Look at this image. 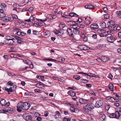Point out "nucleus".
Listing matches in <instances>:
<instances>
[{
    "label": "nucleus",
    "mask_w": 121,
    "mask_h": 121,
    "mask_svg": "<svg viewBox=\"0 0 121 121\" xmlns=\"http://www.w3.org/2000/svg\"><path fill=\"white\" fill-rule=\"evenodd\" d=\"M64 121H71L70 120V119L69 118H66L65 117L64 118Z\"/></svg>",
    "instance_id": "bf43d9fd"
},
{
    "label": "nucleus",
    "mask_w": 121,
    "mask_h": 121,
    "mask_svg": "<svg viewBox=\"0 0 121 121\" xmlns=\"http://www.w3.org/2000/svg\"><path fill=\"white\" fill-rule=\"evenodd\" d=\"M110 108V106L108 105H106L105 107V109L106 110H108Z\"/></svg>",
    "instance_id": "3c124183"
},
{
    "label": "nucleus",
    "mask_w": 121,
    "mask_h": 121,
    "mask_svg": "<svg viewBox=\"0 0 121 121\" xmlns=\"http://www.w3.org/2000/svg\"><path fill=\"white\" fill-rule=\"evenodd\" d=\"M82 19L81 18H79L77 21V22H78L79 23L81 22L82 21Z\"/></svg>",
    "instance_id": "774afa93"
},
{
    "label": "nucleus",
    "mask_w": 121,
    "mask_h": 121,
    "mask_svg": "<svg viewBox=\"0 0 121 121\" xmlns=\"http://www.w3.org/2000/svg\"><path fill=\"white\" fill-rule=\"evenodd\" d=\"M115 30H119L121 29V27L117 25H116L115 26Z\"/></svg>",
    "instance_id": "f704fd0d"
},
{
    "label": "nucleus",
    "mask_w": 121,
    "mask_h": 121,
    "mask_svg": "<svg viewBox=\"0 0 121 121\" xmlns=\"http://www.w3.org/2000/svg\"><path fill=\"white\" fill-rule=\"evenodd\" d=\"M91 22L89 20H87L86 21L85 24L86 25H89L91 23Z\"/></svg>",
    "instance_id": "0e129e2a"
},
{
    "label": "nucleus",
    "mask_w": 121,
    "mask_h": 121,
    "mask_svg": "<svg viewBox=\"0 0 121 121\" xmlns=\"http://www.w3.org/2000/svg\"><path fill=\"white\" fill-rule=\"evenodd\" d=\"M15 39L9 36H7L5 37V43L11 46L14 43Z\"/></svg>",
    "instance_id": "7ed1b4c3"
},
{
    "label": "nucleus",
    "mask_w": 121,
    "mask_h": 121,
    "mask_svg": "<svg viewBox=\"0 0 121 121\" xmlns=\"http://www.w3.org/2000/svg\"><path fill=\"white\" fill-rule=\"evenodd\" d=\"M108 25H115V22L113 21H109L108 22Z\"/></svg>",
    "instance_id": "a878e982"
},
{
    "label": "nucleus",
    "mask_w": 121,
    "mask_h": 121,
    "mask_svg": "<svg viewBox=\"0 0 121 121\" xmlns=\"http://www.w3.org/2000/svg\"><path fill=\"white\" fill-rule=\"evenodd\" d=\"M84 45H80L78 46V48L80 49L83 50Z\"/></svg>",
    "instance_id": "37998d69"
},
{
    "label": "nucleus",
    "mask_w": 121,
    "mask_h": 121,
    "mask_svg": "<svg viewBox=\"0 0 121 121\" xmlns=\"http://www.w3.org/2000/svg\"><path fill=\"white\" fill-rule=\"evenodd\" d=\"M1 100L0 99V102L2 106L5 105L6 103L5 100L4 99H1Z\"/></svg>",
    "instance_id": "4be33fe9"
},
{
    "label": "nucleus",
    "mask_w": 121,
    "mask_h": 121,
    "mask_svg": "<svg viewBox=\"0 0 121 121\" xmlns=\"http://www.w3.org/2000/svg\"><path fill=\"white\" fill-rule=\"evenodd\" d=\"M73 32L74 34L75 35H78L79 33V30L77 29H73Z\"/></svg>",
    "instance_id": "393cba45"
},
{
    "label": "nucleus",
    "mask_w": 121,
    "mask_h": 121,
    "mask_svg": "<svg viewBox=\"0 0 121 121\" xmlns=\"http://www.w3.org/2000/svg\"><path fill=\"white\" fill-rule=\"evenodd\" d=\"M84 99H79V102L81 104H83Z\"/></svg>",
    "instance_id": "49530a36"
},
{
    "label": "nucleus",
    "mask_w": 121,
    "mask_h": 121,
    "mask_svg": "<svg viewBox=\"0 0 121 121\" xmlns=\"http://www.w3.org/2000/svg\"><path fill=\"white\" fill-rule=\"evenodd\" d=\"M60 115V112L58 111H57L56 112V114L54 115V117L55 118H59Z\"/></svg>",
    "instance_id": "6ab92c4d"
},
{
    "label": "nucleus",
    "mask_w": 121,
    "mask_h": 121,
    "mask_svg": "<svg viewBox=\"0 0 121 121\" xmlns=\"http://www.w3.org/2000/svg\"><path fill=\"white\" fill-rule=\"evenodd\" d=\"M36 86L38 88H41L43 87V85L40 83H37L36 85Z\"/></svg>",
    "instance_id": "473e14b6"
},
{
    "label": "nucleus",
    "mask_w": 121,
    "mask_h": 121,
    "mask_svg": "<svg viewBox=\"0 0 121 121\" xmlns=\"http://www.w3.org/2000/svg\"><path fill=\"white\" fill-rule=\"evenodd\" d=\"M119 105H120L119 104V103H115L114 104V106L117 107H118V106H119Z\"/></svg>",
    "instance_id": "6e6d98bb"
},
{
    "label": "nucleus",
    "mask_w": 121,
    "mask_h": 121,
    "mask_svg": "<svg viewBox=\"0 0 121 121\" xmlns=\"http://www.w3.org/2000/svg\"><path fill=\"white\" fill-rule=\"evenodd\" d=\"M82 37L83 38V40L84 41H87V36H86L83 33H82Z\"/></svg>",
    "instance_id": "a211bd4d"
},
{
    "label": "nucleus",
    "mask_w": 121,
    "mask_h": 121,
    "mask_svg": "<svg viewBox=\"0 0 121 121\" xmlns=\"http://www.w3.org/2000/svg\"><path fill=\"white\" fill-rule=\"evenodd\" d=\"M4 15L3 17H4L3 19H4V20L5 21L7 20H10V19H9V18L8 17H4Z\"/></svg>",
    "instance_id": "603ef678"
},
{
    "label": "nucleus",
    "mask_w": 121,
    "mask_h": 121,
    "mask_svg": "<svg viewBox=\"0 0 121 121\" xmlns=\"http://www.w3.org/2000/svg\"><path fill=\"white\" fill-rule=\"evenodd\" d=\"M77 24L74 23V25L73 26V29H77L78 30L80 28V26L77 25H76Z\"/></svg>",
    "instance_id": "dca6fc26"
},
{
    "label": "nucleus",
    "mask_w": 121,
    "mask_h": 121,
    "mask_svg": "<svg viewBox=\"0 0 121 121\" xmlns=\"http://www.w3.org/2000/svg\"><path fill=\"white\" fill-rule=\"evenodd\" d=\"M91 27L93 29H97L99 27V26L96 23H93L90 25Z\"/></svg>",
    "instance_id": "9d476101"
},
{
    "label": "nucleus",
    "mask_w": 121,
    "mask_h": 121,
    "mask_svg": "<svg viewBox=\"0 0 121 121\" xmlns=\"http://www.w3.org/2000/svg\"><path fill=\"white\" fill-rule=\"evenodd\" d=\"M96 60L99 62H101L102 61V58H101L100 57H98L96 59Z\"/></svg>",
    "instance_id": "052dcab7"
},
{
    "label": "nucleus",
    "mask_w": 121,
    "mask_h": 121,
    "mask_svg": "<svg viewBox=\"0 0 121 121\" xmlns=\"http://www.w3.org/2000/svg\"><path fill=\"white\" fill-rule=\"evenodd\" d=\"M115 118H118L120 116V114L119 112L118 111H116L115 112Z\"/></svg>",
    "instance_id": "5701e85b"
},
{
    "label": "nucleus",
    "mask_w": 121,
    "mask_h": 121,
    "mask_svg": "<svg viewBox=\"0 0 121 121\" xmlns=\"http://www.w3.org/2000/svg\"><path fill=\"white\" fill-rule=\"evenodd\" d=\"M40 114L37 112H35L33 116H34L37 117L38 116H39Z\"/></svg>",
    "instance_id": "864d4df0"
},
{
    "label": "nucleus",
    "mask_w": 121,
    "mask_h": 121,
    "mask_svg": "<svg viewBox=\"0 0 121 121\" xmlns=\"http://www.w3.org/2000/svg\"><path fill=\"white\" fill-rule=\"evenodd\" d=\"M107 39L108 41L110 43L113 42L116 40L115 39L113 38L112 36L108 37Z\"/></svg>",
    "instance_id": "6e6552de"
},
{
    "label": "nucleus",
    "mask_w": 121,
    "mask_h": 121,
    "mask_svg": "<svg viewBox=\"0 0 121 121\" xmlns=\"http://www.w3.org/2000/svg\"><path fill=\"white\" fill-rule=\"evenodd\" d=\"M8 108L9 112L11 111L13 112L14 111V110H13V109L12 108H10L9 107H8Z\"/></svg>",
    "instance_id": "5fc2aeb1"
},
{
    "label": "nucleus",
    "mask_w": 121,
    "mask_h": 121,
    "mask_svg": "<svg viewBox=\"0 0 121 121\" xmlns=\"http://www.w3.org/2000/svg\"><path fill=\"white\" fill-rule=\"evenodd\" d=\"M30 104L27 102H20L17 105V111L19 112H21L22 109L27 110L30 107Z\"/></svg>",
    "instance_id": "f257e3e1"
},
{
    "label": "nucleus",
    "mask_w": 121,
    "mask_h": 121,
    "mask_svg": "<svg viewBox=\"0 0 121 121\" xmlns=\"http://www.w3.org/2000/svg\"><path fill=\"white\" fill-rule=\"evenodd\" d=\"M0 6L1 9L4 10H6L7 9V6L4 3H2L0 5Z\"/></svg>",
    "instance_id": "f3484780"
},
{
    "label": "nucleus",
    "mask_w": 121,
    "mask_h": 121,
    "mask_svg": "<svg viewBox=\"0 0 121 121\" xmlns=\"http://www.w3.org/2000/svg\"><path fill=\"white\" fill-rule=\"evenodd\" d=\"M89 49H90L89 48L87 47V46H86L84 45L83 50H89Z\"/></svg>",
    "instance_id": "c03bdc74"
},
{
    "label": "nucleus",
    "mask_w": 121,
    "mask_h": 121,
    "mask_svg": "<svg viewBox=\"0 0 121 121\" xmlns=\"http://www.w3.org/2000/svg\"><path fill=\"white\" fill-rule=\"evenodd\" d=\"M43 23L41 22H37L36 23H35L34 24V25H36L38 26H42L43 25Z\"/></svg>",
    "instance_id": "72a5a7b5"
},
{
    "label": "nucleus",
    "mask_w": 121,
    "mask_h": 121,
    "mask_svg": "<svg viewBox=\"0 0 121 121\" xmlns=\"http://www.w3.org/2000/svg\"><path fill=\"white\" fill-rule=\"evenodd\" d=\"M8 108V107H6L3 108L5 112H9Z\"/></svg>",
    "instance_id": "a18cd8bd"
},
{
    "label": "nucleus",
    "mask_w": 121,
    "mask_h": 121,
    "mask_svg": "<svg viewBox=\"0 0 121 121\" xmlns=\"http://www.w3.org/2000/svg\"><path fill=\"white\" fill-rule=\"evenodd\" d=\"M24 119L28 121H31L32 120L31 116L28 113H26L24 114Z\"/></svg>",
    "instance_id": "20e7f679"
},
{
    "label": "nucleus",
    "mask_w": 121,
    "mask_h": 121,
    "mask_svg": "<svg viewBox=\"0 0 121 121\" xmlns=\"http://www.w3.org/2000/svg\"><path fill=\"white\" fill-rule=\"evenodd\" d=\"M100 26L102 28H105L106 27V23L104 22H102L100 23Z\"/></svg>",
    "instance_id": "b1692460"
},
{
    "label": "nucleus",
    "mask_w": 121,
    "mask_h": 121,
    "mask_svg": "<svg viewBox=\"0 0 121 121\" xmlns=\"http://www.w3.org/2000/svg\"><path fill=\"white\" fill-rule=\"evenodd\" d=\"M30 20L33 21L34 20V18L33 16L32 15H31L29 18Z\"/></svg>",
    "instance_id": "69168bd1"
},
{
    "label": "nucleus",
    "mask_w": 121,
    "mask_h": 121,
    "mask_svg": "<svg viewBox=\"0 0 121 121\" xmlns=\"http://www.w3.org/2000/svg\"><path fill=\"white\" fill-rule=\"evenodd\" d=\"M85 8L86 9H93L95 8V7L92 5H86L85 6Z\"/></svg>",
    "instance_id": "0eeeda50"
},
{
    "label": "nucleus",
    "mask_w": 121,
    "mask_h": 121,
    "mask_svg": "<svg viewBox=\"0 0 121 121\" xmlns=\"http://www.w3.org/2000/svg\"><path fill=\"white\" fill-rule=\"evenodd\" d=\"M116 14L117 15V17L121 18V11H117L116 13Z\"/></svg>",
    "instance_id": "aec40b11"
},
{
    "label": "nucleus",
    "mask_w": 121,
    "mask_h": 121,
    "mask_svg": "<svg viewBox=\"0 0 121 121\" xmlns=\"http://www.w3.org/2000/svg\"><path fill=\"white\" fill-rule=\"evenodd\" d=\"M83 102V104H86L87 103H88V102H89V100L84 99Z\"/></svg>",
    "instance_id": "de8ad7c7"
},
{
    "label": "nucleus",
    "mask_w": 121,
    "mask_h": 121,
    "mask_svg": "<svg viewBox=\"0 0 121 121\" xmlns=\"http://www.w3.org/2000/svg\"><path fill=\"white\" fill-rule=\"evenodd\" d=\"M25 94L26 95H31V93L28 91H26L25 93Z\"/></svg>",
    "instance_id": "680f3d73"
},
{
    "label": "nucleus",
    "mask_w": 121,
    "mask_h": 121,
    "mask_svg": "<svg viewBox=\"0 0 121 121\" xmlns=\"http://www.w3.org/2000/svg\"><path fill=\"white\" fill-rule=\"evenodd\" d=\"M37 20L39 22H45L47 21V19L46 18H45V19H37Z\"/></svg>",
    "instance_id": "09e8293b"
},
{
    "label": "nucleus",
    "mask_w": 121,
    "mask_h": 121,
    "mask_svg": "<svg viewBox=\"0 0 121 121\" xmlns=\"http://www.w3.org/2000/svg\"><path fill=\"white\" fill-rule=\"evenodd\" d=\"M99 117L101 120L102 121L105 120L106 116L104 114H101L99 115Z\"/></svg>",
    "instance_id": "ddd939ff"
},
{
    "label": "nucleus",
    "mask_w": 121,
    "mask_h": 121,
    "mask_svg": "<svg viewBox=\"0 0 121 121\" xmlns=\"http://www.w3.org/2000/svg\"><path fill=\"white\" fill-rule=\"evenodd\" d=\"M28 67L26 66H22L20 68V71H23L27 69Z\"/></svg>",
    "instance_id": "bb28decb"
},
{
    "label": "nucleus",
    "mask_w": 121,
    "mask_h": 121,
    "mask_svg": "<svg viewBox=\"0 0 121 121\" xmlns=\"http://www.w3.org/2000/svg\"><path fill=\"white\" fill-rule=\"evenodd\" d=\"M73 77L74 79L77 80H79L80 78V76L78 75L74 76Z\"/></svg>",
    "instance_id": "58836bf2"
},
{
    "label": "nucleus",
    "mask_w": 121,
    "mask_h": 121,
    "mask_svg": "<svg viewBox=\"0 0 121 121\" xmlns=\"http://www.w3.org/2000/svg\"><path fill=\"white\" fill-rule=\"evenodd\" d=\"M20 6H20L18 4L16 3H14L13 5V7H14L13 10H15L17 11V9L19 8Z\"/></svg>",
    "instance_id": "1a4fd4ad"
},
{
    "label": "nucleus",
    "mask_w": 121,
    "mask_h": 121,
    "mask_svg": "<svg viewBox=\"0 0 121 121\" xmlns=\"http://www.w3.org/2000/svg\"><path fill=\"white\" fill-rule=\"evenodd\" d=\"M7 84L8 85H10L11 86L13 84V83H12L11 81H9L7 82Z\"/></svg>",
    "instance_id": "338daca9"
},
{
    "label": "nucleus",
    "mask_w": 121,
    "mask_h": 121,
    "mask_svg": "<svg viewBox=\"0 0 121 121\" xmlns=\"http://www.w3.org/2000/svg\"><path fill=\"white\" fill-rule=\"evenodd\" d=\"M11 87L13 91H14L16 88L17 86L16 85H11Z\"/></svg>",
    "instance_id": "c9c22d12"
},
{
    "label": "nucleus",
    "mask_w": 121,
    "mask_h": 121,
    "mask_svg": "<svg viewBox=\"0 0 121 121\" xmlns=\"http://www.w3.org/2000/svg\"><path fill=\"white\" fill-rule=\"evenodd\" d=\"M35 92L41 93V91L38 89H35Z\"/></svg>",
    "instance_id": "4d7b16f0"
},
{
    "label": "nucleus",
    "mask_w": 121,
    "mask_h": 121,
    "mask_svg": "<svg viewBox=\"0 0 121 121\" xmlns=\"http://www.w3.org/2000/svg\"><path fill=\"white\" fill-rule=\"evenodd\" d=\"M46 60H48L49 61H51L53 62H56V60L55 59H46Z\"/></svg>",
    "instance_id": "4c0bfd02"
},
{
    "label": "nucleus",
    "mask_w": 121,
    "mask_h": 121,
    "mask_svg": "<svg viewBox=\"0 0 121 121\" xmlns=\"http://www.w3.org/2000/svg\"><path fill=\"white\" fill-rule=\"evenodd\" d=\"M103 104L102 100L99 99L97 101L95 104V107L98 108L101 106Z\"/></svg>",
    "instance_id": "39448f33"
},
{
    "label": "nucleus",
    "mask_w": 121,
    "mask_h": 121,
    "mask_svg": "<svg viewBox=\"0 0 121 121\" xmlns=\"http://www.w3.org/2000/svg\"><path fill=\"white\" fill-rule=\"evenodd\" d=\"M115 25H108V28L109 30L114 29L115 30Z\"/></svg>",
    "instance_id": "cd10ccee"
},
{
    "label": "nucleus",
    "mask_w": 121,
    "mask_h": 121,
    "mask_svg": "<svg viewBox=\"0 0 121 121\" xmlns=\"http://www.w3.org/2000/svg\"><path fill=\"white\" fill-rule=\"evenodd\" d=\"M12 17L13 18V20L14 19H16L17 18V16L16 14H13L12 15Z\"/></svg>",
    "instance_id": "a19ab883"
},
{
    "label": "nucleus",
    "mask_w": 121,
    "mask_h": 121,
    "mask_svg": "<svg viewBox=\"0 0 121 121\" xmlns=\"http://www.w3.org/2000/svg\"><path fill=\"white\" fill-rule=\"evenodd\" d=\"M78 74H83L85 75H86L87 76L91 77V73H89L88 74H87L86 73H84L83 72H80L78 73Z\"/></svg>",
    "instance_id": "7c9ffc66"
},
{
    "label": "nucleus",
    "mask_w": 121,
    "mask_h": 121,
    "mask_svg": "<svg viewBox=\"0 0 121 121\" xmlns=\"http://www.w3.org/2000/svg\"><path fill=\"white\" fill-rule=\"evenodd\" d=\"M67 30L69 36H73V34L72 30L70 28H68Z\"/></svg>",
    "instance_id": "9b49d317"
},
{
    "label": "nucleus",
    "mask_w": 121,
    "mask_h": 121,
    "mask_svg": "<svg viewBox=\"0 0 121 121\" xmlns=\"http://www.w3.org/2000/svg\"><path fill=\"white\" fill-rule=\"evenodd\" d=\"M74 23L77 24V22H74L73 21H69L68 22L67 24L68 25L73 26Z\"/></svg>",
    "instance_id": "4468645a"
},
{
    "label": "nucleus",
    "mask_w": 121,
    "mask_h": 121,
    "mask_svg": "<svg viewBox=\"0 0 121 121\" xmlns=\"http://www.w3.org/2000/svg\"><path fill=\"white\" fill-rule=\"evenodd\" d=\"M52 15L51 14L48 15L47 16V18L49 19H52Z\"/></svg>",
    "instance_id": "13d9d810"
},
{
    "label": "nucleus",
    "mask_w": 121,
    "mask_h": 121,
    "mask_svg": "<svg viewBox=\"0 0 121 121\" xmlns=\"http://www.w3.org/2000/svg\"><path fill=\"white\" fill-rule=\"evenodd\" d=\"M109 14H105L104 18L106 19H108L109 18Z\"/></svg>",
    "instance_id": "8fccbe9b"
},
{
    "label": "nucleus",
    "mask_w": 121,
    "mask_h": 121,
    "mask_svg": "<svg viewBox=\"0 0 121 121\" xmlns=\"http://www.w3.org/2000/svg\"><path fill=\"white\" fill-rule=\"evenodd\" d=\"M68 16L71 17L75 16L76 17H78V15L73 12L70 13L69 14Z\"/></svg>",
    "instance_id": "2eb2a0df"
},
{
    "label": "nucleus",
    "mask_w": 121,
    "mask_h": 121,
    "mask_svg": "<svg viewBox=\"0 0 121 121\" xmlns=\"http://www.w3.org/2000/svg\"><path fill=\"white\" fill-rule=\"evenodd\" d=\"M106 98L108 101H109L111 102H115V100H116V99L113 97L108 96Z\"/></svg>",
    "instance_id": "423d86ee"
},
{
    "label": "nucleus",
    "mask_w": 121,
    "mask_h": 121,
    "mask_svg": "<svg viewBox=\"0 0 121 121\" xmlns=\"http://www.w3.org/2000/svg\"><path fill=\"white\" fill-rule=\"evenodd\" d=\"M59 27L60 28H64L65 26V25L62 24H59Z\"/></svg>",
    "instance_id": "ea45409f"
},
{
    "label": "nucleus",
    "mask_w": 121,
    "mask_h": 121,
    "mask_svg": "<svg viewBox=\"0 0 121 121\" xmlns=\"http://www.w3.org/2000/svg\"><path fill=\"white\" fill-rule=\"evenodd\" d=\"M97 32L99 34H102L105 32V31L103 30H97Z\"/></svg>",
    "instance_id": "2f4dec72"
},
{
    "label": "nucleus",
    "mask_w": 121,
    "mask_h": 121,
    "mask_svg": "<svg viewBox=\"0 0 121 121\" xmlns=\"http://www.w3.org/2000/svg\"><path fill=\"white\" fill-rule=\"evenodd\" d=\"M115 115L114 113H112L110 114L109 115V117L111 118H115Z\"/></svg>",
    "instance_id": "e433bc0d"
},
{
    "label": "nucleus",
    "mask_w": 121,
    "mask_h": 121,
    "mask_svg": "<svg viewBox=\"0 0 121 121\" xmlns=\"http://www.w3.org/2000/svg\"><path fill=\"white\" fill-rule=\"evenodd\" d=\"M94 108L93 103H88L85 106L83 107V109L86 113L90 115L92 114V110Z\"/></svg>",
    "instance_id": "f03ea898"
},
{
    "label": "nucleus",
    "mask_w": 121,
    "mask_h": 121,
    "mask_svg": "<svg viewBox=\"0 0 121 121\" xmlns=\"http://www.w3.org/2000/svg\"><path fill=\"white\" fill-rule=\"evenodd\" d=\"M102 61L103 62H106L107 61L109 60L108 58L106 56H103L102 57Z\"/></svg>",
    "instance_id": "412c9836"
},
{
    "label": "nucleus",
    "mask_w": 121,
    "mask_h": 121,
    "mask_svg": "<svg viewBox=\"0 0 121 121\" xmlns=\"http://www.w3.org/2000/svg\"><path fill=\"white\" fill-rule=\"evenodd\" d=\"M74 108L73 107H71L70 108V110L72 112H74Z\"/></svg>",
    "instance_id": "e2e57ef3"
},
{
    "label": "nucleus",
    "mask_w": 121,
    "mask_h": 121,
    "mask_svg": "<svg viewBox=\"0 0 121 121\" xmlns=\"http://www.w3.org/2000/svg\"><path fill=\"white\" fill-rule=\"evenodd\" d=\"M109 89L112 91H113V86L112 84H110L109 85Z\"/></svg>",
    "instance_id": "c85d7f7f"
},
{
    "label": "nucleus",
    "mask_w": 121,
    "mask_h": 121,
    "mask_svg": "<svg viewBox=\"0 0 121 121\" xmlns=\"http://www.w3.org/2000/svg\"><path fill=\"white\" fill-rule=\"evenodd\" d=\"M64 32V30L62 29H60L59 30V36H61L63 34Z\"/></svg>",
    "instance_id": "c756f323"
},
{
    "label": "nucleus",
    "mask_w": 121,
    "mask_h": 121,
    "mask_svg": "<svg viewBox=\"0 0 121 121\" xmlns=\"http://www.w3.org/2000/svg\"><path fill=\"white\" fill-rule=\"evenodd\" d=\"M21 39H20L18 40L17 41V43L21 44H23L24 43V41L21 40Z\"/></svg>",
    "instance_id": "79ce46f5"
},
{
    "label": "nucleus",
    "mask_w": 121,
    "mask_h": 121,
    "mask_svg": "<svg viewBox=\"0 0 121 121\" xmlns=\"http://www.w3.org/2000/svg\"><path fill=\"white\" fill-rule=\"evenodd\" d=\"M68 93L72 97H74L76 95L75 93L73 91H70L68 92Z\"/></svg>",
    "instance_id": "f8f14e48"
}]
</instances>
